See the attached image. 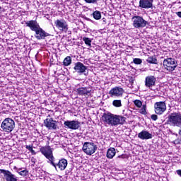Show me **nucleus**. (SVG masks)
I'll list each match as a JSON object with an SVG mask.
<instances>
[{"mask_svg": "<svg viewBox=\"0 0 181 181\" xmlns=\"http://www.w3.org/2000/svg\"><path fill=\"white\" fill-rule=\"evenodd\" d=\"M154 110L156 114H158V115H162V114L166 111V103L163 101L156 102L154 104Z\"/></svg>", "mask_w": 181, "mask_h": 181, "instance_id": "12", "label": "nucleus"}, {"mask_svg": "<svg viewBox=\"0 0 181 181\" xmlns=\"http://www.w3.org/2000/svg\"><path fill=\"white\" fill-rule=\"evenodd\" d=\"M134 105H136V107H137L138 108H141V107H142V102L139 100H135L134 101Z\"/></svg>", "mask_w": 181, "mask_h": 181, "instance_id": "30", "label": "nucleus"}, {"mask_svg": "<svg viewBox=\"0 0 181 181\" xmlns=\"http://www.w3.org/2000/svg\"><path fill=\"white\" fill-rule=\"evenodd\" d=\"M76 93L78 94V95H90V93H91V90L90 88H79L76 89Z\"/></svg>", "mask_w": 181, "mask_h": 181, "instance_id": "20", "label": "nucleus"}, {"mask_svg": "<svg viewBox=\"0 0 181 181\" xmlns=\"http://www.w3.org/2000/svg\"><path fill=\"white\" fill-rule=\"evenodd\" d=\"M112 105L116 107H122V103H121V100H115L112 102Z\"/></svg>", "mask_w": 181, "mask_h": 181, "instance_id": "27", "label": "nucleus"}, {"mask_svg": "<svg viewBox=\"0 0 181 181\" xmlns=\"http://www.w3.org/2000/svg\"><path fill=\"white\" fill-rule=\"evenodd\" d=\"M83 40L84 41L85 44H86L87 46H88V47H91L92 40L90 38L84 37H83Z\"/></svg>", "mask_w": 181, "mask_h": 181, "instance_id": "26", "label": "nucleus"}, {"mask_svg": "<svg viewBox=\"0 0 181 181\" xmlns=\"http://www.w3.org/2000/svg\"><path fill=\"white\" fill-rule=\"evenodd\" d=\"M124 112H125V110H123V114H124Z\"/></svg>", "mask_w": 181, "mask_h": 181, "instance_id": "40", "label": "nucleus"}, {"mask_svg": "<svg viewBox=\"0 0 181 181\" xmlns=\"http://www.w3.org/2000/svg\"><path fill=\"white\" fill-rule=\"evenodd\" d=\"M40 152L47 159H48L47 163H53L54 156H53V148H52L50 146L42 147L40 148Z\"/></svg>", "mask_w": 181, "mask_h": 181, "instance_id": "6", "label": "nucleus"}, {"mask_svg": "<svg viewBox=\"0 0 181 181\" xmlns=\"http://www.w3.org/2000/svg\"><path fill=\"white\" fill-rule=\"evenodd\" d=\"M26 149H28V151H30L32 155H36V151L33 150V147L32 146L30 145L26 146Z\"/></svg>", "mask_w": 181, "mask_h": 181, "instance_id": "31", "label": "nucleus"}, {"mask_svg": "<svg viewBox=\"0 0 181 181\" xmlns=\"http://www.w3.org/2000/svg\"><path fill=\"white\" fill-rule=\"evenodd\" d=\"M44 125L47 129L57 131L59 126H57V121L53 119V118H47L44 120Z\"/></svg>", "mask_w": 181, "mask_h": 181, "instance_id": "11", "label": "nucleus"}, {"mask_svg": "<svg viewBox=\"0 0 181 181\" xmlns=\"http://www.w3.org/2000/svg\"><path fill=\"white\" fill-rule=\"evenodd\" d=\"M139 6L142 9H149L153 7V4L151 3L148 0H140Z\"/></svg>", "mask_w": 181, "mask_h": 181, "instance_id": "19", "label": "nucleus"}, {"mask_svg": "<svg viewBox=\"0 0 181 181\" xmlns=\"http://www.w3.org/2000/svg\"><path fill=\"white\" fill-rule=\"evenodd\" d=\"M86 4H92V5H97L98 0H83Z\"/></svg>", "mask_w": 181, "mask_h": 181, "instance_id": "29", "label": "nucleus"}, {"mask_svg": "<svg viewBox=\"0 0 181 181\" xmlns=\"http://www.w3.org/2000/svg\"><path fill=\"white\" fill-rule=\"evenodd\" d=\"M166 124L171 127H177L180 128L178 131V135L181 136V113L174 112L170 114L166 118Z\"/></svg>", "mask_w": 181, "mask_h": 181, "instance_id": "3", "label": "nucleus"}, {"mask_svg": "<svg viewBox=\"0 0 181 181\" xmlns=\"http://www.w3.org/2000/svg\"><path fill=\"white\" fill-rule=\"evenodd\" d=\"M25 26L29 28L32 32H35V37L37 40H43L50 36L49 33H47L45 30L40 28L39 23L36 20H30L25 21Z\"/></svg>", "mask_w": 181, "mask_h": 181, "instance_id": "2", "label": "nucleus"}, {"mask_svg": "<svg viewBox=\"0 0 181 181\" xmlns=\"http://www.w3.org/2000/svg\"><path fill=\"white\" fill-rule=\"evenodd\" d=\"M151 118L153 121H156L158 119V115H151Z\"/></svg>", "mask_w": 181, "mask_h": 181, "instance_id": "33", "label": "nucleus"}, {"mask_svg": "<svg viewBox=\"0 0 181 181\" xmlns=\"http://www.w3.org/2000/svg\"><path fill=\"white\" fill-rule=\"evenodd\" d=\"M176 15H177V16H178L179 18H181V11L177 12V13H176Z\"/></svg>", "mask_w": 181, "mask_h": 181, "instance_id": "37", "label": "nucleus"}, {"mask_svg": "<svg viewBox=\"0 0 181 181\" xmlns=\"http://www.w3.org/2000/svg\"><path fill=\"white\" fill-rule=\"evenodd\" d=\"M140 114H142L143 115H146V105H143L141 106V108L140 109L139 111Z\"/></svg>", "mask_w": 181, "mask_h": 181, "instance_id": "28", "label": "nucleus"}, {"mask_svg": "<svg viewBox=\"0 0 181 181\" xmlns=\"http://www.w3.org/2000/svg\"><path fill=\"white\" fill-rule=\"evenodd\" d=\"M133 26L136 29H139L141 28H145L148 25V21H145L142 16H134L132 18Z\"/></svg>", "mask_w": 181, "mask_h": 181, "instance_id": "8", "label": "nucleus"}, {"mask_svg": "<svg viewBox=\"0 0 181 181\" xmlns=\"http://www.w3.org/2000/svg\"><path fill=\"white\" fill-rule=\"evenodd\" d=\"M2 12V7L0 6V13Z\"/></svg>", "mask_w": 181, "mask_h": 181, "instance_id": "39", "label": "nucleus"}, {"mask_svg": "<svg viewBox=\"0 0 181 181\" xmlns=\"http://www.w3.org/2000/svg\"><path fill=\"white\" fill-rule=\"evenodd\" d=\"M125 158H127V155H125V154H122V155L117 156V159H125Z\"/></svg>", "mask_w": 181, "mask_h": 181, "instance_id": "34", "label": "nucleus"}, {"mask_svg": "<svg viewBox=\"0 0 181 181\" xmlns=\"http://www.w3.org/2000/svg\"><path fill=\"white\" fill-rule=\"evenodd\" d=\"M148 1L149 2L153 4V1H154V0H148Z\"/></svg>", "mask_w": 181, "mask_h": 181, "instance_id": "38", "label": "nucleus"}, {"mask_svg": "<svg viewBox=\"0 0 181 181\" xmlns=\"http://www.w3.org/2000/svg\"><path fill=\"white\" fill-rule=\"evenodd\" d=\"M127 118L122 116L114 115L108 111L103 113L100 120L105 127H118V125H124Z\"/></svg>", "mask_w": 181, "mask_h": 181, "instance_id": "1", "label": "nucleus"}, {"mask_svg": "<svg viewBox=\"0 0 181 181\" xmlns=\"http://www.w3.org/2000/svg\"><path fill=\"white\" fill-rule=\"evenodd\" d=\"M1 127L5 132H12L15 128V121L9 117L6 118Z\"/></svg>", "mask_w": 181, "mask_h": 181, "instance_id": "5", "label": "nucleus"}, {"mask_svg": "<svg viewBox=\"0 0 181 181\" xmlns=\"http://www.w3.org/2000/svg\"><path fill=\"white\" fill-rule=\"evenodd\" d=\"M135 81V79L134 78V77H130L129 78V81L131 83V86H132L134 84V81Z\"/></svg>", "mask_w": 181, "mask_h": 181, "instance_id": "35", "label": "nucleus"}, {"mask_svg": "<svg viewBox=\"0 0 181 181\" xmlns=\"http://www.w3.org/2000/svg\"><path fill=\"white\" fill-rule=\"evenodd\" d=\"M64 127L68 129H78L80 128V122L76 120H67L64 122Z\"/></svg>", "mask_w": 181, "mask_h": 181, "instance_id": "15", "label": "nucleus"}, {"mask_svg": "<svg viewBox=\"0 0 181 181\" xmlns=\"http://www.w3.org/2000/svg\"><path fill=\"white\" fill-rule=\"evenodd\" d=\"M146 62L148 63H150V64H158V59H156V57H149L147 59Z\"/></svg>", "mask_w": 181, "mask_h": 181, "instance_id": "23", "label": "nucleus"}, {"mask_svg": "<svg viewBox=\"0 0 181 181\" xmlns=\"http://www.w3.org/2000/svg\"><path fill=\"white\" fill-rule=\"evenodd\" d=\"M156 83V78L153 76H148L145 78V86L148 88H152V87L155 86Z\"/></svg>", "mask_w": 181, "mask_h": 181, "instance_id": "17", "label": "nucleus"}, {"mask_svg": "<svg viewBox=\"0 0 181 181\" xmlns=\"http://www.w3.org/2000/svg\"><path fill=\"white\" fill-rule=\"evenodd\" d=\"M153 136L152 134L147 130H142L140 133L138 134V138H139V139H142L143 141L152 139Z\"/></svg>", "mask_w": 181, "mask_h": 181, "instance_id": "18", "label": "nucleus"}, {"mask_svg": "<svg viewBox=\"0 0 181 181\" xmlns=\"http://www.w3.org/2000/svg\"><path fill=\"white\" fill-rule=\"evenodd\" d=\"M163 66L164 70H166L167 71H175L176 67H177V60L174 58L167 57L166 59H164Z\"/></svg>", "mask_w": 181, "mask_h": 181, "instance_id": "4", "label": "nucleus"}, {"mask_svg": "<svg viewBox=\"0 0 181 181\" xmlns=\"http://www.w3.org/2000/svg\"><path fill=\"white\" fill-rule=\"evenodd\" d=\"M71 57L70 56H67L66 58H64V61H63V65L65 67H67V66H70V64H71Z\"/></svg>", "mask_w": 181, "mask_h": 181, "instance_id": "22", "label": "nucleus"}, {"mask_svg": "<svg viewBox=\"0 0 181 181\" xmlns=\"http://www.w3.org/2000/svg\"><path fill=\"white\" fill-rule=\"evenodd\" d=\"M134 64H142V59L139 58H134L133 59Z\"/></svg>", "mask_w": 181, "mask_h": 181, "instance_id": "32", "label": "nucleus"}, {"mask_svg": "<svg viewBox=\"0 0 181 181\" xmlns=\"http://www.w3.org/2000/svg\"><path fill=\"white\" fill-rule=\"evenodd\" d=\"M0 173L4 175L6 181H18V177L8 170L0 169Z\"/></svg>", "mask_w": 181, "mask_h": 181, "instance_id": "13", "label": "nucleus"}, {"mask_svg": "<svg viewBox=\"0 0 181 181\" xmlns=\"http://www.w3.org/2000/svg\"><path fill=\"white\" fill-rule=\"evenodd\" d=\"M17 173L20 174L21 176H28L29 171L25 168H18L17 170Z\"/></svg>", "mask_w": 181, "mask_h": 181, "instance_id": "24", "label": "nucleus"}, {"mask_svg": "<svg viewBox=\"0 0 181 181\" xmlns=\"http://www.w3.org/2000/svg\"><path fill=\"white\" fill-rule=\"evenodd\" d=\"M176 173H177V175H178V176H180L181 177V170H176Z\"/></svg>", "mask_w": 181, "mask_h": 181, "instance_id": "36", "label": "nucleus"}, {"mask_svg": "<svg viewBox=\"0 0 181 181\" xmlns=\"http://www.w3.org/2000/svg\"><path fill=\"white\" fill-rule=\"evenodd\" d=\"M82 149L86 155L91 156L93 153H95V151H97V145H95L93 142H85Z\"/></svg>", "mask_w": 181, "mask_h": 181, "instance_id": "9", "label": "nucleus"}, {"mask_svg": "<svg viewBox=\"0 0 181 181\" xmlns=\"http://www.w3.org/2000/svg\"><path fill=\"white\" fill-rule=\"evenodd\" d=\"M115 153H117L115 151V148H110L107 150L106 156L108 159H112V158L115 156Z\"/></svg>", "mask_w": 181, "mask_h": 181, "instance_id": "21", "label": "nucleus"}, {"mask_svg": "<svg viewBox=\"0 0 181 181\" xmlns=\"http://www.w3.org/2000/svg\"><path fill=\"white\" fill-rule=\"evenodd\" d=\"M109 94H110L111 97H121L124 94V88L116 86L110 90Z\"/></svg>", "mask_w": 181, "mask_h": 181, "instance_id": "16", "label": "nucleus"}, {"mask_svg": "<svg viewBox=\"0 0 181 181\" xmlns=\"http://www.w3.org/2000/svg\"><path fill=\"white\" fill-rule=\"evenodd\" d=\"M52 166H53L56 170H57V168L60 170H65L67 168V160L66 158H62L60 160H56L54 158L52 160V163H49Z\"/></svg>", "mask_w": 181, "mask_h": 181, "instance_id": "7", "label": "nucleus"}, {"mask_svg": "<svg viewBox=\"0 0 181 181\" xmlns=\"http://www.w3.org/2000/svg\"><path fill=\"white\" fill-rule=\"evenodd\" d=\"M54 25L57 29H59L61 32H64V33H67V30H69V24L67 21L64 19H58L54 21Z\"/></svg>", "mask_w": 181, "mask_h": 181, "instance_id": "10", "label": "nucleus"}, {"mask_svg": "<svg viewBox=\"0 0 181 181\" xmlns=\"http://www.w3.org/2000/svg\"><path fill=\"white\" fill-rule=\"evenodd\" d=\"M74 69L76 73H78V74H84V76H87V74H88V72H87V66L81 62L75 63Z\"/></svg>", "mask_w": 181, "mask_h": 181, "instance_id": "14", "label": "nucleus"}, {"mask_svg": "<svg viewBox=\"0 0 181 181\" xmlns=\"http://www.w3.org/2000/svg\"><path fill=\"white\" fill-rule=\"evenodd\" d=\"M93 16L96 21H100V19H101V12L98 11H95L93 13Z\"/></svg>", "mask_w": 181, "mask_h": 181, "instance_id": "25", "label": "nucleus"}]
</instances>
